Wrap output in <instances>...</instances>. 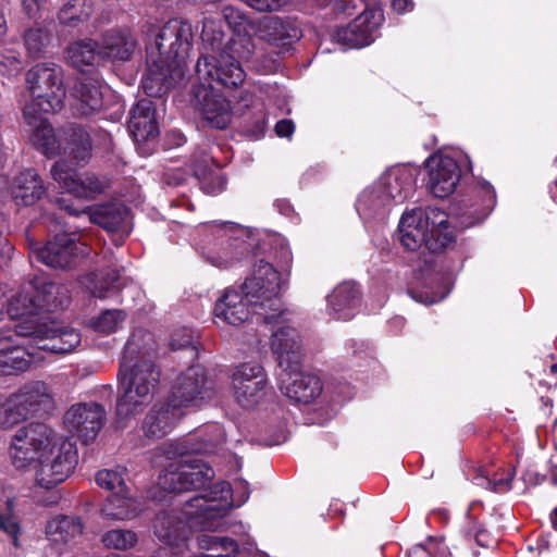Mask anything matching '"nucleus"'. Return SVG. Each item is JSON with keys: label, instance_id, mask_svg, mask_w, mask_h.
Here are the masks:
<instances>
[{"label": "nucleus", "instance_id": "obj_1", "mask_svg": "<svg viewBox=\"0 0 557 557\" xmlns=\"http://www.w3.org/2000/svg\"><path fill=\"white\" fill-rule=\"evenodd\" d=\"M280 289V273L269 262L259 260L253 265L252 277L244 282L240 292L225 289L215 304L214 314L223 322L236 326L247 321L250 312H253L265 324H270L276 317H283Z\"/></svg>", "mask_w": 557, "mask_h": 557}, {"label": "nucleus", "instance_id": "obj_2", "mask_svg": "<svg viewBox=\"0 0 557 557\" xmlns=\"http://www.w3.org/2000/svg\"><path fill=\"white\" fill-rule=\"evenodd\" d=\"M191 39L190 23L177 18L170 20L156 34L154 42L146 49L147 73L143 88L148 96H159L184 78Z\"/></svg>", "mask_w": 557, "mask_h": 557}, {"label": "nucleus", "instance_id": "obj_3", "mask_svg": "<svg viewBox=\"0 0 557 557\" xmlns=\"http://www.w3.org/2000/svg\"><path fill=\"white\" fill-rule=\"evenodd\" d=\"M117 376L115 409L121 423L141 413L150 404L160 373L150 358L137 355V344L132 339L125 345Z\"/></svg>", "mask_w": 557, "mask_h": 557}, {"label": "nucleus", "instance_id": "obj_4", "mask_svg": "<svg viewBox=\"0 0 557 557\" xmlns=\"http://www.w3.org/2000/svg\"><path fill=\"white\" fill-rule=\"evenodd\" d=\"M448 221L444 212L432 209L423 216L421 209L403 214L398 225V239L409 251L423 248L431 253L442 251L453 240L447 230Z\"/></svg>", "mask_w": 557, "mask_h": 557}, {"label": "nucleus", "instance_id": "obj_5", "mask_svg": "<svg viewBox=\"0 0 557 557\" xmlns=\"http://www.w3.org/2000/svg\"><path fill=\"white\" fill-rule=\"evenodd\" d=\"M215 511L216 506L207 499V495H196L185 502L184 517L174 510L159 512L153 521V533L162 544L174 545L177 552L186 550L188 528L194 519L213 517Z\"/></svg>", "mask_w": 557, "mask_h": 557}, {"label": "nucleus", "instance_id": "obj_6", "mask_svg": "<svg viewBox=\"0 0 557 557\" xmlns=\"http://www.w3.org/2000/svg\"><path fill=\"white\" fill-rule=\"evenodd\" d=\"M60 441L49 425L32 422L20 428L11 438L10 458L17 470L37 466L51 447Z\"/></svg>", "mask_w": 557, "mask_h": 557}, {"label": "nucleus", "instance_id": "obj_7", "mask_svg": "<svg viewBox=\"0 0 557 557\" xmlns=\"http://www.w3.org/2000/svg\"><path fill=\"white\" fill-rule=\"evenodd\" d=\"M32 101L25 107H34L46 113H53L63 108L65 88L60 65L55 63H39L33 66L26 75Z\"/></svg>", "mask_w": 557, "mask_h": 557}, {"label": "nucleus", "instance_id": "obj_8", "mask_svg": "<svg viewBox=\"0 0 557 557\" xmlns=\"http://www.w3.org/2000/svg\"><path fill=\"white\" fill-rule=\"evenodd\" d=\"M214 478V470L198 458L187 457L171 463L160 475L159 485L168 492L181 493L209 486Z\"/></svg>", "mask_w": 557, "mask_h": 557}, {"label": "nucleus", "instance_id": "obj_9", "mask_svg": "<svg viewBox=\"0 0 557 557\" xmlns=\"http://www.w3.org/2000/svg\"><path fill=\"white\" fill-rule=\"evenodd\" d=\"M77 450L71 441H57L51 450L35 466L36 481L44 488H52L69 478L77 465Z\"/></svg>", "mask_w": 557, "mask_h": 557}, {"label": "nucleus", "instance_id": "obj_10", "mask_svg": "<svg viewBox=\"0 0 557 557\" xmlns=\"http://www.w3.org/2000/svg\"><path fill=\"white\" fill-rule=\"evenodd\" d=\"M196 73L199 81L216 87L237 88L245 81V72L235 57L227 52H220L212 57H199L196 63Z\"/></svg>", "mask_w": 557, "mask_h": 557}, {"label": "nucleus", "instance_id": "obj_11", "mask_svg": "<svg viewBox=\"0 0 557 557\" xmlns=\"http://www.w3.org/2000/svg\"><path fill=\"white\" fill-rule=\"evenodd\" d=\"M16 334L30 337L38 349L53 354H69L81 343V334L54 322L29 325H16Z\"/></svg>", "mask_w": 557, "mask_h": 557}, {"label": "nucleus", "instance_id": "obj_12", "mask_svg": "<svg viewBox=\"0 0 557 557\" xmlns=\"http://www.w3.org/2000/svg\"><path fill=\"white\" fill-rule=\"evenodd\" d=\"M213 396L214 389L205 369L200 366H191L176 376L169 399L173 406L182 409L188 406H200Z\"/></svg>", "mask_w": 557, "mask_h": 557}, {"label": "nucleus", "instance_id": "obj_13", "mask_svg": "<svg viewBox=\"0 0 557 557\" xmlns=\"http://www.w3.org/2000/svg\"><path fill=\"white\" fill-rule=\"evenodd\" d=\"M36 260L54 269H69L87 253L76 233L57 234L45 246L32 248Z\"/></svg>", "mask_w": 557, "mask_h": 557}, {"label": "nucleus", "instance_id": "obj_14", "mask_svg": "<svg viewBox=\"0 0 557 557\" xmlns=\"http://www.w3.org/2000/svg\"><path fill=\"white\" fill-rule=\"evenodd\" d=\"M107 421V412L102 405L89 401L72 405L63 417L66 431L82 441L89 444L96 440Z\"/></svg>", "mask_w": 557, "mask_h": 557}, {"label": "nucleus", "instance_id": "obj_15", "mask_svg": "<svg viewBox=\"0 0 557 557\" xmlns=\"http://www.w3.org/2000/svg\"><path fill=\"white\" fill-rule=\"evenodd\" d=\"M288 319L283 309V317L271 324L277 330L271 336V349L281 370L298 369L302 361V350L297 331L287 325Z\"/></svg>", "mask_w": 557, "mask_h": 557}, {"label": "nucleus", "instance_id": "obj_16", "mask_svg": "<svg viewBox=\"0 0 557 557\" xmlns=\"http://www.w3.org/2000/svg\"><path fill=\"white\" fill-rule=\"evenodd\" d=\"M233 395L244 408L259 403L264 395L267 375L258 363H243L233 373Z\"/></svg>", "mask_w": 557, "mask_h": 557}, {"label": "nucleus", "instance_id": "obj_17", "mask_svg": "<svg viewBox=\"0 0 557 557\" xmlns=\"http://www.w3.org/2000/svg\"><path fill=\"white\" fill-rule=\"evenodd\" d=\"M57 205L60 209L69 212L73 215L86 214L90 222L101 226L108 232H122L127 235L129 232L128 226V209L121 202H110L99 205L92 208H86L81 212L73 209L67 200L64 198H58Z\"/></svg>", "mask_w": 557, "mask_h": 557}, {"label": "nucleus", "instance_id": "obj_18", "mask_svg": "<svg viewBox=\"0 0 557 557\" xmlns=\"http://www.w3.org/2000/svg\"><path fill=\"white\" fill-rule=\"evenodd\" d=\"M50 174L61 188L78 198H92L104 191V183L96 175L86 174L84 178H79L75 169L65 160L57 161Z\"/></svg>", "mask_w": 557, "mask_h": 557}, {"label": "nucleus", "instance_id": "obj_19", "mask_svg": "<svg viewBox=\"0 0 557 557\" xmlns=\"http://www.w3.org/2000/svg\"><path fill=\"white\" fill-rule=\"evenodd\" d=\"M425 166L431 193L438 198L453 194L460 180V168L456 160L448 156L433 154L425 161Z\"/></svg>", "mask_w": 557, "mask_h": 557}, {"label": "nucleus", "instance_id": "obj_20", "mask_svg": "<svg viewBox=\"0 0 557 557\" xmlns=\"http://www.w3.org/2000/svg\"><path fill=\"white\" fill-rule=\"evenodd\" d=\"M383 21L381 9H366L347 27L337 30V40L351 48L368 46L373 41V34Z\"/></svg>", "mask_w": 557, "mask_h": 557}, {"label": "nucleus", "instance_id": "obj_21", "mask_svg": "<svg viewBox=\"0 0 557 557\" xmlns=\"http://www.w3.org/2000/svg\"><path fill=\"white\" fill-rule=\"evenodd\" d=\"M196 107L206 123L216 129H225L230 125L233 113L230 101L214 89L205 85L195 91Z\"/></svg>", "mask_w": 557, "mask_h": 557}, {"label": "nucleus", "instance_id": "obj_22", "mask_svg": "<svg viewBox=\"0 0 557 557\" xmlns=\"http://www.w3.org/2000/svg\"><path fill=\"white\" fill-rule=\"evenodd\" d=\"M278 387L288 398L308 404L317 398L322 391L318 376L306 374L298 369L281 370L278 374Z\"/></svg>", "mask_w": 557, "mask_h": 557}, {"label": "nucleus", "instance_id": "obj_23", "mask_svg": "<svg viewBox=\"0 0 557 557\" xmlns=\"http://www.w3.org/2000/svg\"><path fill=\"white\" fill-rule=\"evenodd\" d=\"M46 112L35 110L34 107H24L23 115L28 126L29 140L33 146L48 158L58 156L61 144L57 139L53 127L45 119Z\"/></svg>", "mask_w": 557, "mask_h": 557}, {"label": "nucleus", "instance_id": "obj_24", "mask_svg": "<svg viewBox=\"0 0 557 557\" xmlns=\"http://www.w3.org/2000/svg\"><path fill=\"white\" fill-rule=\"evenodd\" d=\"M128 129L137 143L154 140L159 135L152 101L140 99L129 113Z\"/></svg>", "mask_w": 557, "mask_h": 557}, {"label": "nucleus", "instance_id": "obj_25", "mask_svg": "<svg viewBox=\"0 0 557 557\" xmlns=\"http://www.w3.org/2000/svg\"><path fill=\"white\" fill-rule=\"evenodd\" d=\"M182 411L168 399L165 403L156 404L146 416L143 430L147 437L161 438L165 436L176 424Z\"/></svg>", "mask_w": 557, "mask_h": 557}, {"label": "nucleus", "instance_id": "obj_26", "mask_svg": "<svg viewBox=\"0 0 557 557\" xmlns=\"http://www.w3.org/2000/svg\"><path fill=\"white\" fill-rule=\"evenodd\" d=\"M47 193L40 175L34 169L17 174L11 185V196L16 206L29 207L39 201Z\"/></svg>", "mask_w": 557, "mask_h": 557}, {"label": "nucleus", "instance_id": "obj_27", "mask_svg": "<svg viewBox=\"0 0 557 557\" xmlns=\"http://www.w3.org/2000/svg\"><path fill=\"white\" fill-rule=\"evenodd\" d=\"M330 313L337 320L351 319L361 304V292L354 282H343L327 297Z\"/></svg>", "mask_w": 557, "mask_h": 557}, {"label": "nucleus", "instance_id": "obj_28", "mask_svg": "<svg viewBox=\"0 0 557 557\" xmlns=\"http://www.w3.org/2000/svg\"><path fill=\"white\" fill-rule=\"evenodd\" d=\"M15 395L23 404L29 417L47 412L53 408L54 395L52 388L45 381H29L20 386Z\"/></svg>", "mask_w": 557, "mask_h": 557}, {"label": "nucleus", "instance_id": "obj_29", "mask_svg": "<svg viewBox=\"0 0 557 557\" xmlns=\"http://www.w3.org/2000/svg\"><path fill=\"white\" fill-rule=\"evenodd\" d=\"M64 143V152L77 165L86 164L91 158L92 144L90 133L81 124L71 123L60 131Z\"/></svg>", "mask_w": 557, "mask_h": 557}, {"label": "nucleus", "instance_id": "obj_30", "mask_svg": "<svg viewBox=\"0 0 557 557\" xmlns=\"http://www.w3.org/2000/svg\"><path fill=\"white\" fill-rule=\"evenodd\" d=\"M11 334V342L0 346V375H13L27 371L34 362L33 354L20 345L14 344L16 329L1 330L0 333Z\"/></svg>", "mask_w": 557, "mask_h": 557}, {"label": "nucleus", "instance_id": "obj_31", "mask_svg": "<svg viewBox=\"0 0 557 557\" xmlns=\"http://www.w3.org/2000/svg\"><path fill=\"white\" fill-rule=\"evenodd\" d=\"M257 32L260 39L277 47L289 46L300 38L297 26L277 16H265L260 20Z\"/></svg>", "mask_w": 557, "mask_h": 557}, {"label": "nucleus", "instance_id": "obj_32", "mask_svg": "<svg viewBox=\"0 0 557 557\" xmlns=\"http://www.w3.org/2000/svg\"><path fill=\"white\" fill-rule=\"evenodd\" d=\"M99 45L102 61L107 59L126 61L135 50L136 40L128 29H112L103 34Z\"/></svg>", "mask_w": 557, "mask_h": 557}, {"label": "nucleus", "instance_id": "obj_33", "mask_svg": "<svg viewBox=\"0 0 557 557\" xmlns=\"http://www.w3.org/2000/svg\"><path fill=\"white\" fill-rule=\"evenodd\" d=\"M32 288L40 310L53 311L70 304V290L61 283L36 280Z\"/></svg>", "mask_w": 557, "mask_h": 557}, {"label": "nucleus", "instance_id": "obj_34", "mask_svg": "<svg viewBox=\"0 0 557 557\" xmlns=\"http://www.w3.org/2000/svg\"><path fill=\"white\" fill-rule=\"evenodd\" d=\"M143 510L140 500L129 494V490L111 494L102 509V516L111 520H131Z\"/></svg>", "mask_w": 557, "mask_h": 557}, {"label": "nucleus", "instance_id": "obj_35", "mask_svg": "<svg viewBox=\"0 0 557 557\" xmlns=\"http://www.w3.org/2000/svg\"><path fill=\"white\" fill-rule=\"evenodd\" d=\"M121 276L116 270H101L89 273L81 278V284L94 297L106 298L122 286Z\"/></svg>", "mask_w": 557, "mask_h": 557}, {"label": "nucleus", "instance_id": "obj_36", "mask_svg": "<svg viewBox=\"0 0 557 557\" xmlns=\"http://www.w3.org/2000/svg\"><path fill=\"white\" fill-rule=\"evenodd\" d=\"M83 534V523L78 517L58 516L48 521L46 535L55 544H67Z\"/></svg>", "mask_w": 557, "mask_h": 557}, {"label": "nucleus", "instance_id": "obj_37", "mask_svg": "<svg viewBox=\"0 0 557 557\" xmlns=\"http://www.w3.org/2000/svg\"><path fill=\"white\" fill-rule=\"evenodd\" d=\"M53 39V32L50 23H34L27 27L23 35L24 46L27 54L33 59L45 57Z\"/></svg>", "mask_w": 557, "mask_h": 557}, {"label": "nucleus", "instance_id": "obj_38", "mask_svg": "<svg viewBox=\"0 0 557 557\" xmlns=\"http://www.w3.org/2000/svg\"><path fill=\"white\" fill-rule=\"evenodd\" d=\"M66 57L76 69L95 66L102 62L99 42L92 39L74 41L66 49Z\"/></svg>", "mask_w": 557, "mask_h": 557}, {"label": "nucleus", "instance_id": "obj_39", "mask_svg": "<svg viewBox=\"0 0 557 557\" xmlns=\"http://www.w3.org/2000/svg\"><path fill=\"white\" fill-rule=\"evenodd\" d=\"M76 112L81 115H90L102 106L100 89L92 83H79L74 89Z\"/></svg>", "mask_w": 557, "mask_h": 557}, {"label": "nucleus", "instance_id": "obj_40", "mask_svg": "<svg viewBox=\"0 0 557 557\" xmlns=\"http://www.w3.org/2000/svg\"><path fill=\"white\" fill-rule=\"evenodd\" d=\"M224 37L219 22L205 18L201 30L202 51L200 57H212L220 54V52H227Z\"/></svg>", "mask_w": 557, "mask_h": 557}, {"label": "nucleus", "instance_id": "obj_41", "mask_svg": "<svg viewBox=\"0 0 557 557\" xmlns=\"http://www.w3.org/2000/svg\"><path fill=\"white\" fill-rule=\"evenodd\" d=\"M28 418L29 414L15 393L0 396V428L12 429Z\"/></svg>", "mask_w": 557, "mask_h": 557}, {"label": "nucleus", "instance_id": "obj_42", "mask_svg": "<svg viewBox=\"0 0 557 557\" xmlns=\"http://www.w3.org/2000/svg\"><path fill=\"white\" fill-rule=\"evenodd\" d=\"M196 543L198 548L213 552L205 557H234L238 552L236 541L226 536L203 533L196 536Z\"/></svg>", "mask_w": 557, "mask_h": 557}, {"label": "nucleus", "instance_id": "obj_43", "mask_svg": "<svg viewBox=\"0 0 557 557\" xmlns=\"http://www.w3.org/2000/svg\"><path fill=\"white\" fill-rule=\"evenodd\" d=\"M39 311L40 308L32 286L9 298L7 314L13 320L30 317L37 314Z\"/></svg>", "mask_w": 557, "mask_h": 557}, {"label": "nucleus", "instance_id": "obj_44", "mask_svg": "<svg viewBox=\"0 0 557 557\" xmlns=\"http://www.w3.org/2000/svg\"><path fill=\"white\" fill-rule=\"evenodd\" d=\"M212 159L203 156L201 159L193 160L194 175L200 181L201 187L207 194H215L222 190L224 182L212 168Z\"/></svg>", "mask_w": 557, "mask_h": 557}, {"label": "nucleus", "instance_id": "obj_45", "mask_svg": "<svg viewBox=\"0 0 557 557\" xmlns=\"http://www.w3.org/2000/svg\"><path fill=\"white\" fill-rule=\"evenodd\" d=\"M94 12L91 0H69L59 11L58 18L61 24L76 26L87 21Z\"/></svg>", "mask_w": 557, "mask_h": 557}, {"label": "nucleus", "instance_id": "obj_46", "mask_svg": "<svg viewBox=\"0 0 557 557\" xmlns=\"http://www.w3.org/2000/svg\"><path fill=\"white\" fill-rule=\"evenodd\" d=\"M126 469L117 467L115 469H103L97 472L96 482L101 488L113 493L126 492L128 486L125 476Z\"/></svg>", "mask_w": 557, "mask_h": 557}, {"label": "nucleus", "instance_id": "obj_47", "mask_svg": "<svg viewBox=\"0 0 557 557\" xmlns=\"http://www.w3.org/2000/svg\"><path fill=\"white\" fill-rule=\"evenodd\" d=\"M227 53L235 57L236 60H245L247 62L255 61L256 45L251 36L248 34H236L226 40Z\"/></svg>", "mask_w": 557, "mask_h": 557}, {"label": "nucleus", "instance_id": "obj_48", "mask_svg": "<svg viewBox=\"0 0 557 557\" xmlns=\"http://www.w3.org/2000/svg\"><path fill=\"white\" fill-rule=\"evenodd\" d=\"M137 541L135 532L123 529L108 531L102 536V542L107 547L121 550L134 547Z\"/></svg>", "mask_w": 557, "mask_h": 557}, {"label": "nucleus", "instance_id": "obj_49", "mask_svg": "<svg viewBox=\"0 0 557 557\" xmlns=\"http://www.w3.org/2000/svg\"><path fill=\"white\" fill-rule=\"evenodd\" d=\"M13 500L7 498L3 504L0 505V531H3L13 541V544L17 546V534L20 531L18 524L13 517Z\"/></svg>", "mask_w": 557, "mask_h": 557}, {"label": "nucleus", "instance_id": "obj_50", "mask_svg": "<svg viewBox=\"0 0 557 557\" xmlns=\"http://www.w3.org/2000/svg\"><path fill=\"white\" fill-rule=\"evenodd\" d=\"M401 175L397 173H389L385 177L382 178V183L379 189L386 190L387 195L393 199H404L407 196L405 190H409L408 184L405 185L401 183Z\"/></svg>", "mask_w": 557, "mask_h": 557}, {"label": "nucleus", "instance_id": "obj_51", "mask_svg": "<svg viewBox=\"0 0 557 557\" xmlns=\"http://www.w3.org/2000/svg\"><path fill=\"white\" fill-rule=\"evenodd\" d=\"M125 319V312L122 310H107L103 312L98 321H97V329L104 333L113 332L117 324L124 321Z\"/></svg>", "mask_w": 557, "mask_h": 557}, {"label": "nucleus", "instance_id": "obj_52", "mask_svg": "<svg viewBox=\"0 0 557 557\" xmlns=\"http://www.w3.org/2000/svg\"><path fill=\"white\" fill-rule=\"evenodd\" d=\"M478 193L483 197L481 219L485 218L493 209L495 205V190L488 182H480L476 186ZM480 220V218L478 219Z\"/></svg>", "mask_w": 557, "mask_h": 557}, {"label": "nucleus", "instance_id": "obj_53", "mask_svg": "<svg viewBox=\"0 0 557 557\" xmlns=\"http://www.w3.org/2000/svg\"><path fill=\"white\" fill-rule=\"evenodd\" d=\"M22 62L18 53L5 51L0 54V73L13 75L21 71Z\"/></svg>", "mask_w": 557, "mask_h": 557}, {"label": "nucleus", "instance_id": "obj_54", "mask_svg": "<svg viewBox=\"0 0 557 557\" xmlns=\"http://www.w3.org/2000/svg\"><path fill=\"white\" fill-rule=\"evenodd\" d=\"M223 16L228 25L234 28H239L251 24V20L246 13L232 5L225 7L223 9Z\"/></svg>", "mask_w": 557, "mask_h": 557}, {"label": "nucleus", "instance_id": "obj_55", "mask_svg": "<svg viewBox=\"0 0 557 557\" xmlns=\"http://www.w3.org/2000/svg\"><path fill=\"white\" fill-rule=\"evenodd\" d=\"M193 333L188 329L176 330L171 335L170 347L172 350L185 349L193 345Z\"/></svg>", "mask_w": 557, "mask_h": 557}, {"label": "nucleus", "instance_id": "obj_56", "mask_svg": "<svg viewBox=\"0 0 557 557\" xmlns=\"http://www.w3.org/2000/svg\"><path fill=\"white\" fill-rule=\"evenodd\" d=\"M290 0H247V3L260 12L277 11L286 5Z\"/></svg>", "mask_w": 557, "mask_h": 557}, {"label": "nucleus", "instance_id": "obj_57", "mask_svg": "<svg viewBox=\"0 0 557 557\" xmlns=\"http://www.w3.org/2000/svg\"><path fill=\"white\" fill-rule=\"evenodd\" d=\"M295 125L290 120H281L275 125V133L280 137H289L294 133Z\"/></svg>", "mask_w": 557, "mask_h": 557}, {"label": "nucleus", "instance_id": "obj_58", "mask_svg": "<svg viewBox=\"0 0 557 557\" xmlns=\"http://www.w3.org/2000/svg\"><path fill=\"white\" fill-rule=\"evenodd\" d=\"M174 547V545L170 544H163L161 547H159L154 554L153 557H181L185 550H180Z\"/></svg>", "mask_w": 557, "mask_h": 557}, {"label": "nucleus", "instance_id": "obj_59", "mask_svg": "<svg viewBox=\"0 0 557 557\" xmlns=\"http://www.w3.org/2000/svg\"><path fill=\"white\" fill-rule=\"evenodd\" d=\"M48 0H23V8L28 16L33 17L47 3Z\"/></svg>", "mask_w": 557, "mask_h": 557}, {"label": "nucleus", "instance_id": "obj_60", "mask_svg": "<svg viewBox=\"0 0 557 557\" xmlns=\"http://www.w3.org/2000/svg\"><path fill=\"white\" fill-rule=\"evenodd\" d=\"M474 540L479 546L485 548L494 544V540L485 530H478L474 534Z\"/></svg>", "mask_w": 557, "mask_h": 557}, {"label": "nucleus", "instance_id": "obj_61", "mask_svg": "<svg viewBox=\"0 0 557 557\" xmlns=\"http://www.w3.org/2000/svg\"><path fill=\"white\" fill-rule=\"evenodd\" d=\"M414 3L412 0H393L392 1V8L397 13H405L409 12L413 9Z\"/></svg>", "mask_w": 557, "mask_h": 557}, {"label": "nucleus", "instance_id": "obj_62", "mask_svg": "<svg viewBox=\"0 0 557 557\" xmlns=\"http://www.w3.org/2000/svg\"><path fill=\"white\" fill-rule=\"evenodd\" d=\"M235 248H236V255L233 258L226 260L225 265L232 264L235 261H239L242 259V257L246 252H248V245L244 240L237 242L235 245Z\"/></svg>", "mask_w": 557, "mask_h": 557}, {"label": "nucleus", "instance_id": "obj_63", "mask_svg": "<svg viewBox=\"0 0 557 557\" xmlns=\"http://www.w3.org/2000/svg\"><path fill=\"white\" fill-rule=\"evenodd\" d=\"M411 296L414 300L422 302L424 305H432L437 301L435 297L430 296L428 293L423 292H412Z\"/></svg>", "mask_w": 557, "mask_h": 557}, {"label": "nucleus", "instance_id": "obj_64", "mask_svg": "<svg viewBox=\"0 0 557 557\" xmlns=\"http://www.w3.org/2000/svg\"><path fill=\"white\" fill-rule=\"evenodd\" d=\"M9 302V297L7 296L3 288L0 287V321L3 320L7 314V306Z\"/></svg>", "mask_w": 557, "mask_h": 557}]
</instances>
